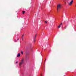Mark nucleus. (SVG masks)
Here are the masks:
<instances>
[{
  "label": "nucleus",
  "instance_id": "1",
  "mask_svg": "<svg viewBox=\"0 0 76 76\" xmlns=\"http://www.w3.org/2000/svg\"><path fill=\"white\" fill-rule=\"evenodd\" d=\"M24 63V59L22 58L21 61L19 63V67H20Z\"/></svg>",
  "mask_w": 76,
  "mask_h": 76
},
{
  "label": "nucleus",
  "instance_id": "2",
  "mask_svg": "<svg viewBox=\"0 0 76 76\" xmlns=\"http://www.w3.org/2000/svg\"><path fill=\"white\" fill-rule=\"evenodd\" d=\"M61 8V5L60 4H58V6H57V10L58 11V9H60Z\"/></svg>",
  "mask_w": 76,
  "mask_h": 76
},
{
  "label": "nucleus",
  "instance_id": "3",
  "mask_svg": "<svg viewBox=\"0 0 76 76\" xmlns=\"http://www.w3.org/2000/svg\"><path fill=\"white\" fill-rule=\"evenodd\" d=\"M73 1L72 0L69 3V6H71L72 4V3H73Z\"/></svg>",
  "mask_w": 76,
  "mask_h": 76
},
{
  "label": "nucleus",
  "instance_id": "4",
  "mask_svg": "<svg viewBox=\"0 0 76 76\" xmlns=\"http://www.w3.org/2000/svg\"><path fill=\"white\" fill-rule=\"evenodd\" d=\"M20 53H18V55H17V57H20Z\"/></svg>",
  "mask_w": 76,
  "mask_h": 76
},
{
  "label": "nucleus",
  "instance_id": "5",
  "mask_svg": "<svg viewBox=\"0 0 76 76\" xmlns=\"http://www.w3.org/2000/svg\"><path fill=\"white\" fill-rule=\"evenodd\" d=\"M36 37H37V35H36L35 36V37H34V42H35V38H36Z\"/></svg>",
  "mask_w": 76,
  "mask_h": 76
},
{
  "label": "nucleus",
  "instance_id": "6",
  "mask_svg": "<svg viewBox=\"0 0 76 76\" xmlns=\"http://www.w3.org/2000/svg\"><path fill=\"white\" fill-rule=\"evenodd\" d=\"M23 35L22 36V37H21V39H22V40H23Z\"/></svg>",
  "mask_w": 76,
  "mask_h": 76
},
{
  "label": "nucleus",
  "instance_id": "7",
  "mask_svg": "<svg viewBox=\"0 0 76 76\" xmlns=\"http://www.w3.org/2000/svg\"><path fill=\"white\" fill-rule=\"evenodd\" d=\"M21 53L22 54H23V51H21Z\"/></svg>",
  "mask_w": 76,
  "mask_h": 76
},
{
  "label": "nucleus",
  "instance_id": "8",
  "mask_svg": "<svg viewBox=\"0 0 76 76\" xmlns=\"http://www.w3.org/2000/svg\"><path fill=\"white\" fill-rule=\"evenodd\" d=\"M25 13V11H23V14H24Z\"/></svg>",
  "mask_w": 76,
  "mask_h": 76
},
{
  "label": "nucleus",
  "instance_id": "9",
  "mask_svg": "<svg viewBox=\"0 0 76 76\" xmlns=\"http://www.w3.org/2000/svg\"><path fill=\"white\" fill-rule=\"evenodd\" d=\"M58 28H60V25H59V26L58 27Z\"/></svg>",
  "mask_w": 76,
  "mask_h": 76
},
{
  "label": "nucleus",
  "instance_id": "10",
  "mask_svg": "<svg viewBox=\"0 0 76 76\" xmlns=\"http://www.w3.org/2000/svg\"><path fill=\"white\" fill-rule=\"evenodd\" d=\"M45 23H47V21H45Z\"/></svg>",
  "mask_w": 76,
  "mask_h": 76
},
{
  "label": "nucleus",
  "instance_id": "11",
  "mask_svg": "<svg viewBox=\"0 0 76 76\" xmlns=\"http://www.w3.org/2000/svg\"><path fill=\"white\" fill-rule=\"evenodd\" d=\"M61 25H62V23H61L60 24V25H60V26H61Z\"/></svg>",
  "mask_w": 76,
  "mask_h": 76
},
{
  "label": "nucleus",
  "instance_id": "12",
  "mask_svg": "<svg viewBox=\"0 0 76 76\" xmlns=\"http://www.w3.org/2000/svg\"><path fill=\"white\" fill-rule=\"evenodd\" d=\"M61 25H62V23H61L60 24V25H60V26H61Z\"/></svg>",
  "mask_w": 76,
  "mask_h": 76
},
{
  "label": "nucleus",
  "instance_id": "13",
  "mask_svg": "<svg viewBox=\"0 0 76 76\" xmlns=\"http://www.w3.org/2000/svg\"><path fill=\"white\" fill-rule=\"evenodd\" d=\"M61 25H62V23H61L60 24V25H60V26H61Z\"/></svg>",
  "mask_w": 76,
  "mask_h": 76
},
{
  "label": "nucleus",
  "instance_id": "14",
  "mask_svg": "<svg viewBox=\"0 0 76 76\" xmlns=\"http://www.w3.org/2000/svg\"><path fill=\"white\" fill-rule=\"evenodd\" d=\"M14 41H15V42H16V40H15Z\"/></svg>",
  "mask_w": 76,
  "mask_h": 76
},
{
  "label": "nucleus",
  "instance_id": "15",
  "mask_svg": "<svg viewBox=\"0 0 76 76\" xmlns=\"http://www.w3.org/2000/svg\"><path fill=\"white\" fill-rule=\"evenodd\" d=\"M17 63H18V62L17 61L16 63H15V64H16Z\"/></svg>",
  "mask_w": 76,
  "mask_h": 76
},
{
  "label": "nucleus",
  "instance_id": "16",
  "mask_svg": "<svg viewBox=\"0 0 76 76\" xmlns=\"http://www.w3.org/2000/svg\"><path fill=\"white\" fill-rule=\"evenodd\" d=\"M17 40H19V39H18Z\"/></svg>",
  "mask_w": 76,
  "mask_h": 76
},
{
  "label": "nucleus",
  "instance_id": "17",
  "mask_svg": "<svg viewBox=\"0 0 76 76\" xmlns=\"http://www.w3.org/2000/svg\"><path fill=\"white\" fill-rule=\"evenodd\" d=\"M45 60H46V59H45Z\"/></svg>",
  "mask_w": 76,
  "mask_h": 76
},
{
  "label": "nucleus",
  "instance_id": "18",
  "mask_svg": "<svg viewBox=\"0 0 76 76\" xmlns=\"http://www.w3.org/2000/svg\"><path fill=\"white\" fill-rule=\"evenodd\" d=\"M76 7V5L75 6Z\"/></svg>",
  "mask_w": 76,
  "mask_h": 76
}]
</instances>
